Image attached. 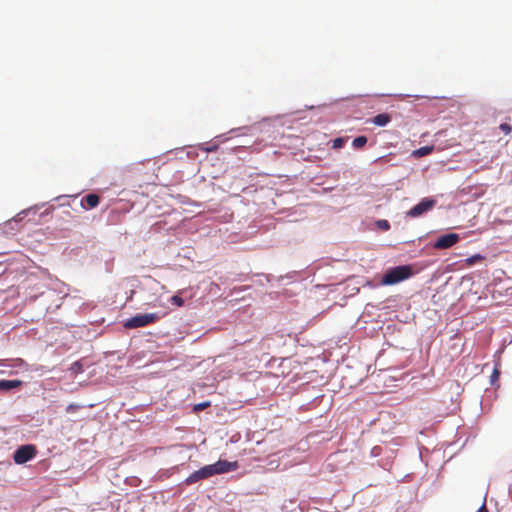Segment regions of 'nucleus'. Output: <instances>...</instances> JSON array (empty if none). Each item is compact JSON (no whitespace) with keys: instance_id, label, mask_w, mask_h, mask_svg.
<instances>
[{"instance_id":"f257e3e1","label":"nucleus","mask_w":512,"mask_h":512,"mask_svg":"<svg viewBox=\"0 0 512 512\" xmlns=\"http://www.w3.org/2000/svg\"><path fill=\"white\" fill-rule=\"evenodd\" d=\"M237 468H238L237 461L229 462L227 460L220 459L216 463L206 465V466L200 468L199 470L193 472L192 474H190L186 478L185 483L187 485H192L194 483L208 479L217 474H224V473L235 471Z\"/></svg>"},{"instance_id":"f03ea898","label":"nucleus","mask_w":512,"mask_h":512,"mask_svg":"<svg viewBox=\"0 0 512 512\" xmlns=\"http://www.w3.org/2000/svg\"><path fill=\"white\" fill-rule=\"evenodd\" d=\"M412 275L413 269L411 265L396 266L387 270L381 279V284L394 285L410 278Z\"/></svg>"},{"instance_id":"7ed1b4c3","label":"nucleus","mask_w":512,"mask_h":512,"mask_svg":"<svg viewBox=\"0 0 512 512\" xmlns=\"http://www.w3.org/2000/svg\"><path fill=\"white\" fill-rule=\"evenodd\" d=\"M162 316L158 313L137 314L130 319H127L123 326L127 329H135L145 327L149 324L157 322Z\"/></svg>"},{"instance_id":"20e7f679","label":"nucleus","mask_w":512,"mask_h":512,"mask_svg":"<svg viewBox=\"0 0 512 512\" xmlns=\"http://www.w3.org/2000/svg\"><path fill=\"white\" fill-rule=\"evenodd\" d=\"M36 447L32 444L20 446L13 455V460L16 464H24L36 456Z\"/></svg>"},{"instance_id":"39448f33","label":"nucleus","mask_w":512,"mask_h":512,"mask_svg":"<svg viewBox=\"0 0 512 512\" xmlns=\"http://www.w3.org/2000/svg\"><path fill=\"white\" fill-rule=\"evenodd\" d=\"M460 240V237L456 233H448L441 235L433 244L435 249H448L455 245Z\"/></svg>"},{"instance_id":"423d86ee","label":"nucleus","mask_w":512,"mask_h":512,"mask_svg":"<svg viewBox=\"0 0 512 512\" xmlns=\"http://www.w3.org/2000/svg\"><path fill=\"white\" fill-rule=\"evenodd\" d=\"M435 204L436 201L434 199L424 198L421 202L412 207L407 214L410 217H418L433 208Z\"/></svg>"},{"instance_id":"0eeeda50","label":"nucleus","mask_w":512,"mask_h":512,"mask_svg":"<svg viewBox=\"0 0 512 512\" xmlns=\"http://www.w3.org/2000/svg\"><path fill=\"white\" fill-rule=\"evenodd\" d=\"M100 202V198L97 194L90 193L81 199V206L84 209L95 208Z\"/></svg>"},{"instance_id":"6e6552de","label":"nucleus","mask_w":512,"mask_h":512,"mask_svg":"<svg viewBox=\"0 0 512 512\" xmlns=\"http://www.w3.org/2000/svg\"><path fill=\"white\" fill-rule=\"evenodd\" d=\"M22 385V381L15 379V380H0V390L2 391H9L15 388H18Z\"/></svg>"},{"instance_id":"1a4fd4ad","label":"nucleus","mask_w":512,"mask_h":512,"mask_svg":"<svg viewBox=\"0 0 512 512\" xmlns=\"http://www.w3.org/2000/svg\"><path fill=\"white\" fill-rule=\"evenodd\" d=\"M391 120V117L389 114L387 113H381V114H378L376 115L373 119H372V123L376 126H386Z\"/></svg>"},{"instance_id":"9d476101","label":"nucleus","mask_w":512,"mask_h":512,"mask_svg":"<svg viewBox=\"0 0 512 512\" xmlns=\"http://www.w3.org/2000/svg\"><path fill=\"white\" fill-rule=\"evenodd\" d=\"M433 150H434V146H423V147H420L419 149L414 150L412 152V156H414L416 158H420V157L431 154L433 152Z\"/></svg>"},{"instance_id":"9b49d317","label":"nucleus","mask_w":512,"mask_h":512,"mask_svg":"<svg viewBox=\"0 0 512 512\" xmlns=\"http://www.w3.org/2000/svg\"><path fill=\"white\" fill-rule=\"evenodd\" d=\"M367 141L368 139L366 136H358L353 140L352 146L355 149H361L367 144Z\"/></svg>"},{"instance_id":"f8f14e48","label":"nucleus","mask_w":512,"mask_h":512,"mask_svg":"<svg viewBox=\"0 0 512 512\" xmlns=\"http://www.w3.org/2000/svg\"><path fill=\"white\" fill-rule=\"evenodd\" d=\"M170 302L178 307H182L184 305V300L179 295H173L170 298Z\"/></svg>"},{"instance_id":"ddd939ff","label":"nucleus","mask_w":512,"mask_h":512,"mask_svg":"<svg viewBox=\"0 0 512 512\" xmlns=\"http://www.w3.org/2000/svg\"><path fill=\"white\" fill-rule=\"evenodd\" d=\"M345 144V139L342 137L336 138L333 140L332 148L333 149H340Z\"/></svg>"},{"instance_id":"4468645a","label":"nucleus","mask_w":512,"mask_h":512,"mask_svg":"<svg viewBox=\"0 0 512 512\" xmlns=\"http://www.w3.org/2000/svg\"><path fill=\"white\" fill-rule=\"evenodd\" d=\"M481 260H483V256H481L480 254H476V255H473V256L467 258L466 263L468 265H473L476 262L481 261Z\"/></svg>"},{"instance_id":"2eb2a0df","label":"nucleus","mask_w":512,"mask_h":512,"mask_svg":"<svg viewBox=\"0 0 512 512\" xmlns=\"http://www.w3.org/2000/svg\"><path fill=\"white\" fill-rule=\"evenodd\" d=\"M499 129L504 132L506 135L510 134L512 132V126L508 123H502L499 126Z\"/></svg>"},{"instance_id":"dca6fc26","label":"nucleus","mask_w":512,"mask_h":512,"mask_svg":"<svg viewBox=\"0 0 512 512\" xmlns=\"http://www.w3.org/2000/svg\"><path fill=\"white\" fill-rule=\"evenodd\" d=\"M210 406V402H202V403H198L194 406V411L198 412V411H201V410H204L206 409L207 407Z\"/></svg>"},{"instance_id":"f3484780","label":"nucleus","mask_w":512,"mask_h":512,"mask_svg":"<svg viewBox=\"0 0 512 512\" xmlns=\"http://www.w3.org/2000/svg\"><path fill=\"white\" fill-rule=\"evenodd\" d=\"M79 408H80V405H78V404H74V403H71V404H69V405L66 407V411H67L68 413H73V412L77 411Z\"/></svg>"},{"instance_id":"a211bd4d","label":"nucleus","mask_w":512,"mask_h":512,"mask_svg":"<svg viewBox=\"0 0 512 512\" xmlns=\"http://www.w3.org/2000/svg\"><path fill=\"white\" fill-rule=\"evenodd\" d=\"M378 224L382 229H388L390 227L387 220H381L378 222Z\"/></svg>"},{"instance_id":"6ab92c4d","label":"nucleus","mask_w":512,"mask_h":512,"mask_svg":"<svg viewBox=\"0 0 512 512\" xmlns=\"http://www.w3.org/2000/svg\"><path fill=\"white\" fill-rule=\"evenodd\" d=\"M477 512H489L486 505L482 504V506L477 510Z\"/></svg>"},{"instance_id":"aec40b11","label":"nucleus","mask_w":512,"mask_h":512,"mask_svg":"<svg viewBox=\"0 0 512 512\" xmlns=\"http://www.w3.org/2000/svg\"><path fill=\"white\" fill-rule=\"evenodd\" d=\"M74 366H78V369H80V368H81V366H80V364H79L78 362H75V363L73 364V367H74Z\"/></svg>"},{"instance_id":"412c9836","label":"nucleus","mask_w":512,"mask_h":512,"mask_svg":"<svg viewBox=\"0 0 512 512\" xmlns=\"http://www.w3.org/2000/svg\"><path fill=\"white\" fill-rule=\"evenodd\" d=\"M496 375H498V372L494 371L493 377H496Z\"/></svg>"},{"instance_id":"4be33fe9","label":"nucleus","mask_w":512,"mask_h":512,"mask_svg":"<svg viewBox=\"0 0 512 512\" xmlns=\"http://www.w3.org/2000/svg\"><path fill=\"white\" fill-rule=\"evenodd\" d=\"M496 375H498V372L494 371L493 377H496Z\"/></svg>"}]
</instances>
